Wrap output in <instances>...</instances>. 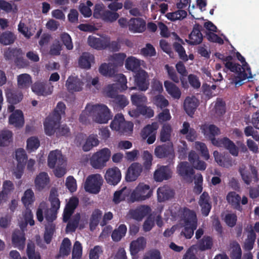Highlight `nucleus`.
Returning a JSON list of instances; mask_svg holds the SVG:
<instances>
[{
	"instance_id": "1",
	"label": "nucleus",
	"mask_w": 259,
	"mask_h": 259,
	"mask_svg": "<svg viewBox=\"0 0 259 259\" xmlns=\"http://www.w3.org/2000/svg\"><path fill=\"white\" fill-rule=\"evenodd\" d=\"M65 104L59 102L53 113L46 118L44 126L47 135L51 136L55 134V128L60 123L61 115L65 114Z\"/></svg>"
},
{
	"instance_id": "2",
	"label": "nucleus",
	"mask_w": 259,
	"mask_h": 259,
	"mask_svg": "<svg viewBox=\"0 0 259 259\" xmlns=\"http://www.w3.org/2000/svg\"><path fill=\"white\" fill-rule=\"evenodd\" d=\"M212 144L218 147L224 148L227 150L232 156L237 157L238 156L239 150L243 152L247 151V148L244 143L241 141L237 142V146L235 144L227 137L222 138H212Z\"/></svg>"
},
{
	"instance_id": "3",
	"label": "nucleus",
	"mask_w": 259,
	"mask_h": 259,
	"mask_svg": "<svg viewBox=\"0 0 259 259\" xmlns=\"http://www.w3.org/2000/svg\"><path fill=\"white\" fill-rule=\"evenodd\" d=\"M184 228L181 232L186 239H190L197 227V219L194 211L184 208L183 213Z\"/></svg>"
},
{
	"instance_id": "4",
	"label": "nucleus",
	"mask_w": 259,
	"mask_h": 259,
	"mask_svg": "<svg viewBox=\"0 0 259 259\" xmlns=\"http://www.w3.org/2000/svg\"><path fill=\"white\" fill-rule=\"evenodd\" d=\"M127 79L125 76L120 74L117 77L116 82L108 84L104 90L106 96L113 100L119 95V92L125 91L127 88Z\"/></svg>"
},
{
	"instance_id": "5",
	"label": "nucleus",
	"mask_w": 259,
	"mask_h": 259,
	"mask_svg": "<svg viewBox=\"0 0 259 259\" xmlns=\"http://www.w3.org/2000/svg\"><path fill=\"white\" fill-rule=\"evenodd\" d=\"M95 121L99 123H106L111 119L112 115L108 107L103 104L91 105Z\"/></svg>"
},
{
	"instance_id": "6",
	"label": "nucleus",
	"mask_w": 259,
	"mask_h": 259,
	"mask_svg": "<svg viewBox=\"0 0 259 259\" xmlns=\"http://www.w3.org/2000/svg\"><path fill=\"white\" fill-rule=\"evenodd\" d=\"M111 151L104 148L93 154L90 159L91 165L96 169H102L106 165L111 156Z\"/></svg>"
},
{
	"instance_id": "7",
	"label": "nucleus",
	"mask_w": 259,
	"mask_h": 259,
	"mask_svg": "<svg viewBox=\"0 0 259 259\" xmlns=\"http://www.w3.org/2000/svg\"><path fill=\"white\" fill-rule=\"evenodd\" d=\"M153 194V190L149 185L140 183L133 190L130 195L132 202L142 201L149 199Z\"/></svg>"
},
{
	"instance_id": "8",
	"label": "nucleus",
	"mask_w": 259,
	"mask_h": 259,
	"mask_svg": "<svg viewBox=\"0 0 259 259\" xmlns=\"http://www.w3.org/2000/svg\"><path fill=\"white\" fill-rule=\"evenodd\" d=\"M102 181V178L100 175H90L86 179L84 189L90 193L97 194L100 191Z\"/></svg>"
},
{
	"instance_id": "9",
	"label": "nucleus",
	"mask_w": 259,
	"mask_h": 259,
	"mask_svg": "<svg viewBox=\"0 0 259 259\" xmlns=\"http://www.w3.org/2000/svg\"><path fill=\"white\" fill-rule=\"evenodd\" d=\"M22 56L21 49L9 48L4 52L6 60H13L17 66L23 67L27 65V62Z\"/></svg>"
},
{
	"instance_id": "10",
	"label": "nucleus",
	"mask_w": 259,
	"mask_h": 259,
	"mask_svg": "<svg viewBox=\"0 0 259 259\" xmlns=\"http://www.w3.org/2000/svg\"><path fill=\"white\" fill-rule=\"evenodd\" d=\"M134 77L135 84L140 91H145L148 89L149 75L145 70L139 69L135 72Z\"/></svg>"
},
{
	"instance_id": "11",
	"label": "nucleus",
	"mask_w": 259,
	"mask_h": 259,
	"mask_svg": "<svg viewBox=\"0 0 259 259\" xmlns=\"http://www.w3.org/2000/svg\"><path fill=\"white\" fill-rule=\"evenodd\" d=\"M159 128V124L157 122H153L151 124L146 125L142 129L141 135L144 140L147 139L148 144L154 143L156 140L157 131Z\"/></svg>"
},
{
	"instance_id": "12",
	"label": "nucleus",
	"mask_w": 259,
	"mask_h": 259,
	"mask_svg": "<svg viewBox=\"0 0 259 259\" xmlns=\"http://www.w3.org/2000/svg\"><path fill=\"white\" fill-rule=\"evenodd\" d=\"M250 173L246 169L245 165H242L239 168V172L244 182L247 185H250L253 181L257 183L258 181V172L256 168L253 165L250 166Z\"/></svg>"
},
{
	"instance_id": "13",
	"label": "nucleus",
	"mask_w": 259,
	"mask_h": 259,
	"mask_svg": "<svg viewBox=\"0 0 259 259\" xmlns=\"http://www.w3.org/2000/svg\"><path fill=\"white\" fill-rule=\"evenodd\" d=\"M175 195V190L168 185L159 187L157 190V197L158 202H164L172 199Z\"/></svg>"
},
{
	"instance_id": "14",
	"label": "nucleus",
	"mask_w": 259,
	"mask_h": 259,
	"mask_svg": "<svg viewBox=\"0 0 259 259\" xmlns=\"http://www.w3.org/2000/svg\"><path fill=\"white\" fill-rule=\"evenodd\" d=\"M25 234L23 230L15 229L12 234V243L13 246L20 250L24 249L25 246Z\"/></svg>"
},
{
	"instance_id": "15",
	"label": "nucleus",
	"mask_w": 259,
	"mask_h": 259,
	"mask_svg": "<svg viewBox=\"0 0 259 259\" xmlns=\"http://www.w3.org/2000/svg\"><path fill=\"white\" fill-rule=\"evenodd\" d=\"M105 179L108 184L116 185L121 179L120 169L116 166L108 168L106 172Z\"/></svg>"
},
{
	"instance_id": "16",
	"label": "nucleus",
	"mask_w": 259,
	"mask_h": 259,
	"mask_svg": "<svg viewBox=\"0 0 259 259\" xmlns=\"http://www.w3.org/2000/svg\"><path fill=\"white\" fill-rule=\"evenodd\" d=\"M172 172L168 165H162L155 170L153 177L157 182H161L164 180H168L172 177Z\"/></svg>"
},
{
	"instance_id": "17",
	"label": "nucleus",
	"mask_w": 259,
	"mask_h": 259,
	"mask_svg": "<svg viewBox=\"0 0 259 259\" xmlns=\"http://www.w3.org/2000/svg\"><path fill=\"white\" fill-rule=\"evenodd\" d=\"M142 170V166L140 163H132L127 170L125 178L126 181L129 182L136 181L141 175Z\"/></svg>"
},
{
	"instance_id": "18",
	"label": "nucleus",
	"mask_w": 259,
	"mask_h": 259,
	"mask_svg": "<svg viewBox=\"0 0 259 259\" xmlns=\"http://www.w3.org/2000/svg\"><path fill=\"white\" fill-rule=\"evenodd\" d=\"M174 150L172 143H167L157 146L154 150L155 155L158 158L167 157L174 154Z\"/></svg>"
},
{
	"instance_id": "19",
	"label": "nucleus",
	"mask_w": 259,
	"mask_h": 259,
	"mask_svg": "<svg viewBox=\"0 0 259 259\" xmlns=\"http://www.w3.org/2000/svg\"><path fill=\"white\" fill-rule=\"evenodd\" d=\"M53 87H50L47 81H36L31 86L33 92L38 96H47L52 94Z\"/></svg>"
},
{
	"instance_id": "20",
	"label": "nucleus",
	"mask_w": 259,
	"mask_h": 259,
	"mask_svg": "<svg viewBox=\"0 0 259 259\" xmlns=\"http://www.w3.org/2000/svg\"><path fill=\"white\" fill-rule=\"evenodd\" d=\"M128 29L134 33H142L146 30V22L141 18H132L128 21Z\"/></svg>"
},
{
	"instance_id": "21",
	"label": "nucleus",
	"mask_w": 259,
	"mask_h": 259,
	"mask_svg": "<svg viewBox=\"0 0 259 259\" xmlns=\"http://www.w3.org/2000/svg\"><path fill=\"white\" fill-rule=\"evenodd\" d=\"M202 26L196 23L194 25L193 30L189 35V40H186L191 45H197L200 44L203 40V36L201 32Z\"/></svg>"
},
{
	"instance_id": "22",
	"label": "nucleus",
	"mask_w": 259,
	"mask_h": 259,
	"mask_svg": "<svg viewBox=\"0 0 259 259\" xmlns=\"http://www.w3.org/2000/svg\"><path fill=\"white\" fill-rule=\"evenodd\" d=\"M213 154L215 162L220 166L229 168L233 165L234 161L229 154H222L218 151H214Z\"/></svg>"
},
{
	"instance_id": "23",
	"label": "nucleus",
	"mask_w": 259,
	"mask_h": 259,
	"mask_svg": "<svg viewBox=\"0 0 259 259\" xmlns=\"http://www.w3.org/2000/svg\"><path fill=\"white\" fill-rule=\"evenodd\" d=\"M83 82L77 76H70L66 82V87L70 93L79 92L81 91Z\"/></svg>"
},
{
	"instance_id": "24",
	"label": "nucleus",
	"mask_w": 259,
	"mask_h": 259,
	"mask_svg": "<svg viewBox=\"0 0 259 259\" xmlns=\"http://www.w3.org/2000/svg\"><path fill=\"white\" fill-rule=\"evenodd\" d=\"M65 159L62 154L58 150L50 152L48 156V165L51 168H54L56 165L63 164Z\"/></svg>"
},
{
	"instance_id": "25",
	"label": "nucleus",
	"mask_w": 259,
	"mask_h": 259,
	"mask_svg": "<svg viewBox=\"0 0 259 259\" xmlns=\"http://www.w3.org/2000/svg\"><path fill=\"white\" fill-rule=\"evenodd\" d=\"M199 104V101L195 97H187L184 103V108L187 114L192 117Z\"/></svg>"
},
{
	"instance_id": "26",
	"label": "nucleus",
	"mask_w": 259,
	"mask_h": 259,
	"mask_svg": "<svg viewBox=\"0 0 259 259\" xmlns=\"http://www.w3.org/2000/svg\"><path fill=\"white\" fill-rule=\"evenodd\" d=\"M9 123L16 127L20 128L24 125V119L23 113L20 110H16L9 116Z\"/></svg>"
},
{
	"instance_id": "27",
	"label": "nucleus",
	"mask_w": 259,
	"mask_h": 259,
	"mask_svg": "<svg viewBox=\"0 0 259 259\" xmlns=\"http://www.w3.org/2000/svg\"><path fill=\"white\" fill-rule=\"evenodd\" d=\"M50 181V180L48 173L40 172L35 179V186L37 190L41 191L49 185Z\"/></svg>"
},
{
	"instance_id": "28",
	"label": "nucleus",
	"mask_w": 259,
	"mask_h": 259,
	"mask_svg": "<svg viewBox=\"0 0 259 259\" xmlns=\"http://www.w3.org/2000/svg\"><path fill=\"white\" fill-rule=\"evenodd\" d=\"M180 133L186 135V138L188 141L193 142L197 138V132L193 128H191L190 123L187 121L183 122L182 128L180 130Z\"/></svg>"
},
{
	"instance_id": "29",
	"label": "nucleus",
	"mask_w": 259,
	"mask_h": 259,
	"mask_svg": "<svg viewBox=\"0 0 259 259\" xmlns=\"http://www.w3.org/2000/svg\"><path fill=\"white\" fill-rule=\"evenodd\" d=\"M188 160L194 168L196 169L204 170L206 167V163L199 160L198 155L194 151L190 152L188 155Z\"/></svg>"
},
{
	"instance_id": "30",
	"label": "nucleus",
	"mask_w": 259,
	"mask_h": 259,
	"mask_svg": "<svg viewBox=\"0 0 259 259\" xmlns=\"http://www.w3.org/2000/svg\"><path fill=\"white\" fill-rule=\"evenodd\" d=\"M226 200L234 209L242 211V208L240 205L241 197L236 192L232 191L228 193Z\"/></svg>"
},
{
	"instance_id": "31",
	"label": "nucleus",
	"mask_w": 259,
	"mask_h": 259,
	"mask_svg": "<svg viewBox=\"0 0 259 259\" xmlns=\"http://www.w3.org/2000/svg\"><path fill=\"white\" fill-rule=\"evenodd\" d=\"M94 56L88 52H83L78 60L79 66L83 69H89L91 64L94 62Z\"/></svg>"
},
{
	"instance_id": "32",
	"label": "nucleus",
	"mask_w": 259,
	"mask_h": 259,
	"mask_svg": "<svg viewBox=\"0 0 259 259\" xmlns=\"http://www.w3.org/2000/svg\"><path fill=\"white\" fill-rule=\"evenodd\" d=\"M106 35L100 38L96 37L93 36H89L88 38V45L92 48L97 50H104L105 47Z\"/></svg>"
},
{
	"instance_id": "33",
	"label": "nucleus",
	"mask_w": 259,
	"mask_h": 259,
	"mask_svg": "<svg viewBox=\"0 0 259 259\" xmlns=\"http://www.w3.org/2000/svg\"><path fill=\"white\" fill-rule=\"evenodd\" d=\"M164 85L167 93L174 99H179L181 96V92L175 83L169 80L164 82Z\"/></svg>"
},
{
	"instance_id": "34",
	"label": "nucleus",
	"mask_w": 259,
	"mask_h": 259,
	"mask_svg": "<svg viewBox=\"0 0 259 259\" xmlns=\"http://www.w3.org/2000/svg\"><path fill=\"white\" fill-rule=\"evenodd\" d=\"M151 211V209L149 206L143 205L134 210L131 214L134 219L140 221L149 214Z\"/></svg>"
},
{
	"instance_id": "35",
	"label": "nucleus",
	"mask_w": 259,
	"mask_h": 259,
	"mask_svg": "<svg viewBox=\"0 0 259 259\" xmlns=\"http://www.w3.org/2000/svg\"><path fill=\"white\" fill-rule=\"evenodd\" d=\"M146 241L144 237H139L137 240L132 241L130 244V250L131 254H136L140 251L144 249Z\"/></svg>"
},
{
	"instance_id": "36",
	"label": "nucleus",
	"mask_w": 259,
	"mask_h": 259,
	"mask_svg": "<svg viewBox=\"0 0 259 259\" xmlns=\"http://www.w3.org/2000/svg\"><path fill=\"white\" fill-rule=\"evenodd\" d=\"M99 141L97 135L91 134L86 138L84 143L82 146V149L84 152L91 150L94 147L97 146Z\"/></svg>"
},
{
	"instance_id": "37",
	"label": "nucleus",
	"mask_w": 259,
	"mask_h": 259,
	"mask_svg": "<svg viewBox=\"0 0 259 259\" xmlns=\"http://www.w3.org/2000/svg\"><path fill=\"white\" fill-rule=\"evenodd\" d=\"M213 245V240L211 237L207 235L204 236L198 240L195 246L201 251H205L211 248Z\"/></svg>"
},
{
	"instance_id": "38",
	"label": "nucleus",
	"mask_w": 259,
	"mask_h": 259,
	"mask_svg": "<svg viewBox=\"0 0 259 259\" xmlns=\"http://www.w3.org/2000/svg\"><path fill=\"white\" fill-rule=\"evenodd\" d=\"M105 47H104V50H108L110 52H116L120 50L121 48V43L122 40L121 38H117L116 40L111 41L110 37L106 35Z\"/></svg>"
},
{
	"instance_id": "39",
	"label": "nucleus",
	"mask_w": 259,
	"mask_h": 259,
	"mask_svg": "<svg viewBox=\"0 0 259 259\" xmlns=\"http://www.w3.org/2000/svg\"><path fill=\"white\" fill-rule=\"evenodd\" d=\"M178 174L183 177L189 178L194 175V171L188 162H181L177 167Z\"/></svg>"
},
{
	"instance_id": "40",
	"label": "nucleus",
	"mask_w": 259,
	"mask_h": 259,
	"mask_svg": "<svg viewBox=\"0 0 259 259\" xmlns=\"http://www.w3.org/2000/svg\"><path fill=\"white\" fill-rule=\"evenodd\" d=\"M126 57L124 53H116L109 57V61L116 70L117 67L123 65Z\"/></svg>"
},
{
	"instance_id": "41",
	"label": "nucleus",
	"mask_w": 259,
	"mask_h": 259,
	"mask_svg": "<svg viewBox=\"0 0 259 259\" xmlns=\"http://www.w3.org/2000/svg\"><path fill=\"white\" fill-rule=\"evenodd\" d=\"M242 67L243 68L237 72V75L234 79V82L236 85H241L243 84L242 83V81L248 78L252 77L251 71L249 72L248 70H247L246 67Z\"/></svg>"
},
{
	"instance_id": "42",
	"label": "nucleus",
	"mask_w": 259,
	"mask_h": 259,
	"mask_svg": "<svg viewBox=\"0 0 259 259\" xmlns=\"http://www.w3.org/2000/svg\"><path fill=\"white\" fill-rule=\"evenodd\" d=\"M111 104L114 109H123L128 104L126 97L123 95H119L112 100Z\"/></svg>"
},
{
	"instance_id": "43",
	"label": "nucleus",
	"mask_w": 259,
	"mask_h": 259,
	"mask_svg": "<svg viewBox=\"0 0 259 259\" xmlns=\"http://www.w3.org/2000/svg\"><path fill=\"white\" fill-rule=\"evenodd\" d=\"M127 231L126 226L124 224L120 225L117 228L113 230L111 234V238L114 242H119L125 236Z\"/></svg>"
},
{
	"instance_id": "44",
	"label": "nucleus",
	"mask_w": 259,
	"mask_h": 259,
	"mask_svg": "<svg viewBox=\"0 0 259 259\" xmlns=\"http://www.w3.org/2000/svg\"><path fill=\"white\" fill-rule=\"evenodd\" d=\"M21 201L26 209H29V206L32 205L35 201L34 194L32 189H28L24 192Z\"/></svg>"
},
{
	"instance_id": "45",
	"label": "nucleus",
	"mask_w": 259,
	"mask_h": 259,
	"mask_svg": "<svg viewBox=\"0 0 259 259\" xmlns=\"http://www.w3.org/2000/svg\"><path fill=\"white\" fill-rule=\"evenodd\" d=\"M226 110L225 102L222 99L217 98L213 108L215 117L219 118L223 116L226 113Z\"/></svg>"
},
{
	"instance_id": "46",
	"label": "nucleus",
	"mask_w": 259,
	"mask_h": 259,
	"mask_svg": "<svg viewBox=\"0 0 259 259\" xmlns=\"http://www.w3.org/2000/svg\"><path fill=\"white\" fill-rule=\"evenodd\" d=\"M102 212L99 209H95L92 212L90 219V229L91 231L94 230L99 224L102 217Z\"/></svg>"
},
{
	"instance_id": "47",
	"label": "nucleus",
	"mask_w": 259,
	"mask_h": 259,
	"mask_svg": "<svg viewBox=\"0 0 259 259\" xmlns=\"http://www.w3.org/2000/svg\"><path fill=\"white\" fill-rule=\"evenodd\" d=\"M125 66L127 70H131L135 73L140 69V61L135 57H128L125 60Z\"/></svg>"
},
{
	"instance_id": "48",
	"label": "nucleus",
	"mask_w": 259,
	"mask_h": 259,
	"mask_svg": "<svg viewBox=\"0 0 259 259\" xmlns=\"http://www.w3.org/2000/svg\"><path fill=\"white\" fill-rule=\"evenodd\" d=\"M16 39V35L10 31H6L0 34V43L4 46L13 44Z\"/></svg>"
},
{
	"instance_id": "49",
	"label": "nucleus",
	"mask_w": 259,
	"mask_h": 259,
	"mask_svg": "<svg viewBox=\"0 0 259 259\" xmlns=\"http://www.w3.org/2000/svg\"><path fill=\"white\" fill-rule=\"evenodd\" d=\"M172 131V130L171 126L169 124H164L160 133V141L162 142L169 141L171 138V134Z\"/></svg>"
},
{
	"instance_id": "50",
	"label": "nucleus",
	"mask_w": 259,
	"mask_h": 259,
	"mask_svg": "<svg viewBox=\"0 0 259 259\" xmlns=\"http://www.w3.org/2000/svg\"><path fill=\"white\" fill-rule=\"evenodd\" d=\"M99 71L103 76L112 77L114 75L116 70L109 62L102 63L99 67Z\"/></svg>"
},
{
	"instance_id": "51",
	"label": "nucleus",
	"mask_w": 259,
	"mask_h": 259,
	"mask_svg": "<svg viewBox=\"0 0 259 259\" xmlns=\"http://www.w3.org/2000/svg\"><path fill=\"white\" fill-rule=\"evenodd\" d=\"M18 86L20 89H27L32 83L31 77L28 74H21L17 77Z\"/></svg>"
},
{
	"instance_id": "52",
	"label": "nucleus",
	"mask_w": 259,
	"mask_h": 259,
	"mask_svg": "<svg viewBox=\"0 0 259 259\" xmlns=\"http://www.w3.org/2000/svg\"><path fill=\"white\" fill-rule=\"evenodd\" d=\"M176 68L178 72L181 75L180 77V80L183 87L184 88H186L188 86V84L187 80L185 77L187 76L188 72L185 66L182 62L179 61L176 64Z\"/></svg>"
},
{
	"instance_id": "53",
	"label": "nucleus",
	"mask_w": 259,
	"mask_h": 259,
	"mask_svg": "<svg viewBox=\"0 0 259 259\" xmlns=\"http://www.w3.org/2000/svg\"><path fill=\"white\" fill-rule=\"evenodd\" d=\"M58 195L57 191L52 189L50 191L49 200L51 203L50 209L58 212L60 206V201L58 198Z\"/></svg>"
},
{
	"instance_id": "54",
	"label": "nucleus",
	"mask_w": 259,
	"mask_h": 259,
	"mask_svg": "<svg viewBox=\"0 0 259 259\" xmlns=\"http://www.w3.org/2000/svg\"><path fill=\"white\" fill-rule=\"evenodd\" d=\"M23 94L21 92L9 91L6 93L7 101L11 104L19 103L23 98Z\"/></svg>"
},
{
	"instance_id": "55",
	"label": "nucleus",
	"mask_w": 259,
	"mask_h": 259,
	"mask_svg": "<svg viewBox=\"0 0 259 259\" xmlns=\"http://www.w3.org/2000/svg\"><path fill=\"white\" fill-rule=\"evenodd\" d=\"M124 118L122 114H117L110 123L112 130L120 131L122 126L124 124Z\"/></svg>"
},
{
	"instance_id": "56",
	"label": "nucleus",
	"mask_w": 259,
	"mask_h": 259,
	"mask_svg": "<svg viewBox=\"0 0 259 259\" xmlns=\"http://www.w3.org/2000/svg\"><path fill=\"white\" fill-rule=\"evenodd\" d=\"M200 129L204 135H207L208 134H209L211 135L213 137L211 138V140L212 138H215L214 136L220 134L219 128L214 124H210L209 125L204 124L201 126Z\"/></svg>"
},
{
	"instance_id": "57",
	"label": "nucleus",
	"mask_w": 259,
	"mask_h": 259,
	"mask_svg": "<svg viewBox=\"0 0 259 259\" xmlns=\"http://www.w3.org/2000/svg\"><path fill=\"white\" fill-rule=\"evenodd\" d=\"M71 243L68 238H65L61 244L59 253L61 256H67L70 253Z\"/></svg>"
},
{
	"instance_id": "58",
	"label": "nucleus",
	"mask_w": 259,
	"mask_h": 259,
	"mask_svg": "<svg viewBox=\"0 0 259 259\" xmlns=\"http://www.w3.org/2000/svg\"><path fill=\"white\" fill-rule=\"evenodd\" d=\"M128 192L126 187H123L114 193L113 201L115 204H118L125 199L128 195Z\"/></svg>"
},
{
	"instance_id": "59",
	"label": "nucleus",
	"mask_w": 259,
	"mask_h": 259,
	"mask_svg": "<svg viewBox=\"0 0 259 259\" xmlns=\"http://www.w3.org/2000/svg\"><path fill=\"white\" fill-rule=\"evenodd\" d=\"M147 98L145 96L142 94H134L131 96V101L133 105L137 107V110L140 109V107H143L147 102Z\"/></svg>"
},
{
	"instance_id": "60",
	"label": "nucleus",
	"mask_w": 259,
	"mask_h": 259,
	"mask_svg": "<svg viewBox=\"0 0 259 259\" xmlns=\"http://www.w3.org/2000/svg\"><path fill=\"white\" fill-rule=\"evenodd\" d=\"M102 16L101 19L105 22L112 23L115 21L119 17V15L117 12H113L107 10L103 11Z\"/></svg>"
},
{
	"instance_id": "61",
	"label": "nucleus",
	"mask_w": 259,
	"mask_h": 259,
	"mask_svg": "<svg viewBox=\"0 0 259 259\" xmlns=\"http://www.w3.org/2000/svg\"><path fill=\"white\" fill-rule=\"evenodd\" d=\"M231 249L230 255L231 259H241L242 250L238 242H234L231 244Z\"/></svg>"
},
{
	"instance_id": "62",
	"label": "nucleus",
	"mask_w": 259,
	"mask_h": 259,
	"mask_svg": "<svg viewBox=\"0 0 259 259\" xmlns=\"http://www.w3.org/2000/svg\"><path fill=\"white\" fill-rule=\"evenodd\" d=\"M12 133L9 131H3L0 134V146H8L11 141Z\"/></svg>"
},
{
	"instance_id": "63",
	"label": "nucleus",
	"mask_w": 259,
	"mask_h": 259,
	"mask_svg": "<svg viewBox=\"0 0 259 259\" xmlns=\"http://www.w3.org/2000/svg\"><path fill=\"white\" fill-rule=\"evenodd\" d=\"M153 102L154 105L161 109L166 107L169 104L168 100L162 95L155 96L153 98Z\"/></svg>"
},
{
	"instance_id": "64",
	"label": "nucleus",
	"mask_w": 259,
	"mask_h": 259,
	"mask_svg": "<svg viewBox=\"0 0 259 259\" xmlns=\"http://www.w3.org/2000/svg\"><path fill=\"white\" fill-rule=\"evenodd\" d=\"M40 145V142L36 137H31L27 140V149L30 152L36 150Z\"/></svg>"
}]
</instances>
